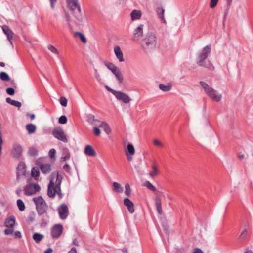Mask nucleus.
<instances>
[{
    "label": "nucleus",
    "mask_w": 253,
    "mask_h": 253,
    "mask_svg": "<svg viewBox=\"0 0 253 253\" xmlns=\"http://www.w3.org/2000/svg\"><path fill=\"white\" fill-rule=\"evenodd\" d=\"M125 194L126 196H129L131 194V189L128 184L125 185Z\"/></svg>",
    "instance_id": "nucleus-41"
},
{
    "label": "nucleus",
    "mask_w": 253,
    "mask_h": 253,
    "mask_svg": "<svg viewBox=\"0 0 253 253\" xmlns=\"http://www.w3.org/2000/svg\"><path fill=\"white\" fill-rule=\"evenodd\" d=\"M26 129L29 133H33L36 131V127L35 125L32 124H27L26 126Z\"/></svg>",
    "instance_id": "nucleus-30"
},
{
    "label": "nucleus",
    "mask_w": 253,
    "mask_h": 253,
    "mask_svg": "<svg viewBox=\"0 0 253 253\" xmlns=\"http://www.w3.org/2000/svg\"><path fill=\"white\" fill-rule=\"evenodd\" d=\"M15 223V218L14 216L12 215L6 218L4 223V226L7 227L4 231L5 235H8L13 233Z\"/></svg>",
    "instance_id": "nucleus-5"
},
{
    "label": "nucleus",
    "mask_w": 253,
    "mask_h": 253,
    "mask_svg": "<svg viewBox=\"0 0 253 253\" xmlns=\"http://www.w3.org/2000/svg\"><path fill=\"white\" fill-rule=\"evenodd\" d=\"M17 206L20 211H23L25 209V206L23 202V201L21 199H18L17 201Z\"/></svg>",
    "instance_id": "nucleus-34"
},
{
    "label": "nucleus",
    "mask_w": 253,
    "mask_h": 253,
    "mask_svg": "<svg viewBox=\"0 0 253 253\" xmlns=\"http://www.w3.org/2000/svg\"><path fill=\"white\" fill-rule=\"evenodd\" d=\"M124 204L131 213L134 212V204L128 198H126L124 199Z\"/></svg>",
    "instance_id": "nucleus-18"
},
{
    "label": "nucleus",
    "mask_w": 253,
    "mask_h": 253,
    "mask_svg": "<svg viewBox=\"0 0 253 253\" xmlns=\"http://www.w3.org/2000/svg\"><path fill=\"white\" fill-rule=\"evenodd\" d=\"M11 155L14 158H19L22 153V147L17 144H14L11 150Z\"/></svg>",
    "instance_id": "nucleus-13"
},
{
    "label": "nucleus",
    "mask_w": 253,
    "mask_h": 253,
    "mask_svg": "<svg viewBox=\"0 0 253 253\" xmlns=\"http://www.w3.org/2000/svg\"><path fill=\"white\" fill-rule=\"evenodd\" d=\"M74 36L76 37H79L80 39V40H81V41L84 43H86V42H87V40H86V38L85 37V36L82 33H81L80 32H76L74 34Z\"/></svg>",
    "instance_id": "nucleus-31"
},
{
    "label": "nucleus",
    "mask_w": 253,
    "mask_h": 253,
    "mask_svg": "<svg viewBox=\"0 0 253 253\" xmlns=\"http://www.w3.org/2000/svg\"><path fill=\"white\" fill-rule=\"evenodd\" d=\"M55 154L56 150L54 148H52L49 152V156L52 159L54 158L55 157Z\"/></svg>",
    "instance_id": "nucleus-47"
},
{
    "label": "nucleus",
    "mask_w": 253,
    "mask_h": 253,
    "mask_svg": "<svg viewBox=\"0 0 253 253\" xmlns=\"http://www.w3.org/2000/svg\"><path fill=\"white\" fill-rule=\"evenodd\" d=\"M200 84L204 90L205 93L207 94L210 98L216 102H219L221 100L222 95L219 94L216 90L210 86L207 83L201 81Z\"/></svg>",
    "instance_id": "nucleus-3"
},
{
    "label": "nucleus",
    "mask_w": 253,
    "mask_h": 253,
    "mask_svg": "<svg viewBox=\"0 0 253 253\" xmlns=\"http://www.w3.org/2000/svg\"><path fill=\"white\" fill-rule=\"evenodd\" d=\"M160 172L158 167L155 163H154L152 166V171L149 173V175L151 178H154L157 176Z\"/></svg>",
    "instance_id": "nucleus-19"
},
{
    "label": "nucleus",
    "mask_w": 253,
    "mask_h": 253,
    "mask_svg": "<svg viewBox=\"0 0 253 253\" xmlns=\"http://www.w3.org/2000/svg\"><path fill=\"white\" fill-rule=\"evenodd\" d=\"M126 154L127 156H128V154L132 156L135 154V149L132 144H128L127 145Z\"/></svg>",
    "instance_id": "nucleus-27"
},
{
    "label": "nucleus",
    "mask_w": 253,
    "mask_h": 253,
    "mask_svg": "<svg viewBox=\"0 0 253 253\" xmlns=\"http://www.w3.org/2000/svg\"><path fill=\"white\" fill-rule=\"evenodd\" d=\"M62 177L58 172H53L50 176V182L48 186V195L49 197L53 198L57 194L60 198L62 197L60 185Z\"/></svg>",
    "instance_id": "nucleus-1"
},
{
    "label": "nucleus",
    "mask_w": 253,
    "mask_h": 253,
    "mask_svg": "<svg viewBox=\"0 0 253 253\" xmlns=\"http://www.w3.org/2000/svg\"><path fill=\"white\" fill-rule=\"evenodd\" d=\"M247 232L246 231L243 232L241 234V236H245L246 235Z\"/></svg>",
    "instance_id": "nucleus-64"
},
{
    "label": "nucleus",
    "mask_w": 253,
    "mask_h": 253,
    "mask_svg": "<svg viewBox=\"0 0 253 253\" xmlns=\"http://www.w3.org/2000/svg\"><path fill=\"white\" fill-rule=\"evenodd\" d=\"M31 175L34 177H37L39 175V170L35 168H33L32 169Z\"/></svg>",
    "instance_id": "nucleus-43"
},
{
    "label": "nucleus",
    "mask_w": 253,
    "mask_h": 253,
    "mask_svg": "<svg viewBox=\"0 0 253 253\" xmlns=\"http://www.w3.org/2000/svg\"><path fill=\"white\" fill-rule=\"evenodd\" d=\"M52 134L56 138L63 142L67 143L68 142V139L62 129H54L52 131Z\"/></svg>",
    "instance_id": "nucleus-10"
},
{
    "label": "nucleus",
    "mask_w": 253,
    "mask_h": 253,
    "mask_svg": "<svg viewBox=\"0 0 253 253\" xmlns=\"http://www.w3.org/2000/svg\"><path fill=\"white\" fill-rule=\"evenodd\" d=\"M36 207L37 212L39 215L44 214L47 209V205L41 196H38L33 199Z\"/></svg>",
    "instance_id": "nucleus-4"
},
{
    "label": "nucleus",
    "mask_w": 253,
    "mask_h": 253,
    "mask_svg": "<svg viewBox=\"0 0 253 253\" xmlns=\"http://www.w3.org/2000/svg\"><path fill=\"white\" fill-rule=\"evenodd\" d=\"M52 250L51 248H48L47 250L44 251V253H51Z\"/></svg>",
    "instance_id": "nucleus-61"
},
{
    "label": "nucleus",
    "mask_w": 253,
    "mask_h": 253,
    "mask_svg": "<svg viewBox=\"0 0 253 253\" xmlns=\"http://www.w3.org/2000/svg\"><path fill=\"white\" fill-rule=\"evenodd\" d=\"M144 185L152 191L155 192L156 191L155 187L149 181H145Z\"/></svg>",
    "instance_id": "nucleus-33"
},
{
    "label": "nucleus",
    "mask_w": 253,
    "mask_h": 253,
    "mask_svg": "<svg viewBox=\"0 0 253 253\" xmlns=\"http://www.w3.org/2000/svg\"><path fill=\"white\" fill-rule=\"evenodd\" d=\"M84 152L86 155L88 156L94 157L97 155L96 151L90 145H87L85 147Z\"/></svg>",
    "instance_id": "nucleus-17"
},
{
    "label": "nucleus",
    "mask_w": 253,
    "mask_h": 253,
    "mask_svg": "<svg viewBox=\"0 0 253 253\" xmlns=\"http://www.w3.org/2000/svg\"><path fill=\"white\" fill-rule=\"evenodd\" d=\"M63 169L66 172L68 173L70 172V167L67 163H66L63 166Z\"/></svg>",
    "instance_id": "nucleus-53"
},
{
    "label": "nucleus",
    "mask_w": 253,
    "mask_h": 253,
    "mask_svg": "<svg viewBox=\"0 0 253 253\" xmlns=\"http://www.w3.org/2000/svg\"><path fill=\"white\" fill-rule=\"evenodd\" d=\"M117 79L119 83L121 84L123 82V77L120 70L117 67L112 72Z\"/></svg>",
    "instance_id": "nucleus-20"
},
{
    "label": "nucleus",
    "mask_w": 253,
    "mask_h": 253,
    "mask_svg": "<svg viewBox=\"0 0 253 253\" xmlns=\"http://www.w3.org/2000/svg\"><path fill=\"white\" fill-rule=\"evenodd\" d=\"M105 66L110 70L111 72L114 71L115 69L117 68V67L114 64L110 63V62H107L106 63Z\"/></svg>",
    "instance_id": "nucleus-37"
},
{
    "label": "nucleus",
    "mask_w": 253,
    "mask_h": 253,
    "mask_svg": "<svg viewBox=\"0 0 253 253\" xmlns=\"http://www.w3.org/2000/svg\"><path fill=\"white\" fill-rule=\"evenodd\" d=\"M6 101L7 103H8V104H10L11 105L17 107L18 108H20L21 106V102H20L18 101L13 100L9 97H7L6 99Z\"/></svg>",
    "instance_id": "nucleus-28"
},
{
    "label": "nucleus",
    "mask_w": 253,
    "mask_h": 253,
    "mask_svg": "<svg viewBox=\"0 0 253 253\" xmlns=\"http://www.w3.org/2000/svg\"><path fill=\"white\" fill-rule=\"evenodd\" d=\"M38 150L36 148L32 147L29 150V154L30 156H35L38 154Z\"/></svg>",
    "instance_id": "nucleus-40"
},
{
    "label": "nucleus",
    "mask_w": 253,
    "mask_h": 253,
    "mask_svg": "<svg viewBox=\"0 0 253 253\" xmlns=\"http://www.w3.org/2000/svg\"><path fill=\"white\" fill-rule=\"evenodd\" d=\"M159 88L162 91L166 92L169 91L171 89V87L169 85H165L161 84H159Z\"/></svg>",
    "instance_id": "nucleus-35"
},
{
    "label": "nucleus",
    "mask_w": 253,
    "mask_h": 253,
    "mask_svg": "<svg viewBox=\"0 0 253 253\" xmlns=\"http://www.w3.org/2000/svg\"><path fill=\"white\" fill-rule=\"evenodd\" d=\"M33 238L36 243H39L43 238V235L39 233H35L33 235Z\"/></svg>",
    "instance_id": "nucleus-32"
},
{
    "label": "nucleus",
    "mask_w": 253,
    "mask_h": 253,
    "mask_svg": "<svg viewBox=\"0 0 253 253\" xmlns=\"http://www.w3.org/2000/svg\"><path fill=\"white\" fill-rule=\"evenodd\" d=\"M14 235L16 238H20L21 237V234L19 231H16Z\"/></svg>",
    "instance_id": "nucleus-58"
},
{
    "label": "nucleus",
    "mask_w": 253,
    "mask_h": 253,
    "mask_svg": "<svg viewBox=\"0 0 253 253\" xmlns=\"http://www.w3.org/2000/svg\"><path fill=\"white\" fill-rule=\"evenodd\" d=\"M6 92L9 95H12L14 94L15 91L13 88L9 87L6 89Z\"/></svg>",
    "instance_id": "nucleus-52"
},
{
    "label": "nucleus",
    "mask_w": 253,
    "mask_h": 253,
    "mask_svg": "<svg viewBox=\"0 0 253 253\" xmlns=\"http://www.w3.org/2000/svg\"><path fill=\"white\" fill-rule=\"evenodd\" d=\"M2 30L4 33L6 35L9 42L12 44V39L14 35L13 31L7 26H3Z\"/></svg>",
    "instance_id": "nucleus-16"
},
{
    "label": "nucleus",
    "mask_w": 253,
    "mask_h": 253,
    "mask_svg": "<svg viewBox=\"0 0 253 253\" xmlns=\"http://www.w3.org/2000/svg\"><path fill=\"white\" fill-rule=\"evenodd\" d=\"M154 145L160 148H162L164 146V144L157 139H155L153 141Z\"/></svg>",
    "instance_id": "nucleus-39"
},
{
    "label": "nucleus",
    "mask_w": 253,
    "mask_h": 253,
    "mask_svg": "<svg viewBox=\"0 0 253 253\" xmlns=\"http://www.w3.org/2000/svg\"><path fill=\"white\" fill-rule=\"evenodd\" d=\"M0 78L3 81H9L10 80L9 76L3 72L0 73Z\"/></svg>",
    "instance_id": "nucleus-36"
},
{
    "label": "nucleus",
    "mask_w": 253,
    "mask_h": 253,
    "mask_svg": "<svg viewBox=\"0 0 253 253\" xmlns=\"http://www.w3.org/2000/svg\"><path fill=\"white\" fill-rule=\"evenodd\" d=\"M67 99L65 97H62L60 98V102L63 106H66L67 105Z\"/></svg>",
    "instance_id": "nucleus-45"
},
{
    "label": "nucleus",
    "mask_w": 253,
    "mask_h": 253,
    "mask_svg": "<svg viewBox=\"0 0 253 253\" xmlns=\"http://www.w3.org/2000/svg\"><path fill=\"white\" fill-rule=\"evenodd\" d=\"M100 123H102V122H101L100 121L95 119V120L94 121V122H93V123L91 125H94L95 126H97L98 127H99V125H100Z\"/></svg>",
    "instance_id": "nucleus-54"
},
{
    "label": "nucleus",
    "mask_w": 253,
    "mask_h": 253,
    "mask_svg": "<svg viewBox=\"0 0 253 253\" xmlns=\"http://www.w3.org/2000/svg\"><path fill=\"white\" fill-rule=\"evenodd\" d=\"M99 127L102 128L107 134H109L111 131V129L109 125L105 122H102V123H100Z\"/></svg>",
    "instance_id": "nucleus-25"
},
{
    "label": "nucleus",
    "mask_w": 253,
    "mask_h": 253,
    "mask_svg": "<svg viewBox=\"0 0 253 253\" xmlns=\"http://www.w3.org/2000/svg\"><path fill=\"white\" fill-rule=\"evenodd\" d=\"M26 116L29 117L31 120H34L35 118V116L34 114H30L29 113H27Z\"/></svg>",
    "instance_id": "nucleus-56"
},
{
    "label": "nucleus",
    "mask_w": 253,
    "mask_h": 253,
    "mask_svg": "<svg viewBox=\"0 0 253 253\" xmlns=\"http://www.w3.org/2000/svg\"><path fill=\"white\" fill-rule=\"evenodd\" d=\"M67 2L68 7L72 11L77 10L79 13L81 12V8L78 3V0H67Z\"/></svg>",
    "instance_id": "nucleus-14"
},
{
    "label": "nucleus",
    "mask_w": 253,
    "mask_h": 253,
    "mask_svg": "<svg viewBox=\"0 0 253 253\" xmlns=\"http://www.w3.org/2000/svg\"><path fill=\"white\" fill-rule=\"evenodd\" d=\"M113 95L118 100L122 101L125 104L130 103L131 99L126 94L119 91H113Z\"/></svg>",
    "instance_id": "nucleus-9"
},
{
    "label": "nucleus",
    "mask_w": 253,
    "mask_h": 253,
    "mask_svg": "<svg viewBox=\"0 0 253 253\" xmlns=\"http://www.w3.org/2000/svg\"><path fill=\"white\" fill-rule=\"evenodd\" d=\"M70 158V153L67 148H63L62 151V155L61 158V161H65L69 159Z\"/></svg>",
    "instance_id": "nucleus-24"
},
{
    "label": "nucleus",
    "mask_w": 253,
    "mask_h": 253,
    "mask_svg": "<svg viewBox=\"0 0 253 253\" xmlns=\"http://www.w3.org/2000/svg\"><path fill=\"white\" fill-rule=\"evenodd\" d=\"M73 243L75 245H77V246H78V241L76 239H74L73 240Z\"/></svg>",
    "instance_id": "nucleus-62"
},
{
    "label": "nucleus",
    "mask_w": 253,
    "mask_h": 253,
    "mask_svg": "<svg viewBox=\"0 0 253 253\" xmlns=\"http://www.w3.org/2000/svg\"><path fill=\"white\" fill-rule=\"evenodd\" d=\"M115 55L120 62H123L125 61L123 53L121 48L119 46H115L114 48Z\"/></svg>",
    "instance_id": "nucleus-15"
},
{
    "label": "nucleus",
    "mask_w": 253,
    "mask_h": 253,
    "mask_svg": "<svg viewBox=\"0 0 253 253\" xmlns=\"http://www.w3.org/2000/svg\"><path fill=\"white\" fill-rule=\"evenodd\" d=\"M143 24H140L135 28L133 31V40L135 41L140 40L143 35Z\"/></svg>",
    "instance_id": "nucleus-11"
},
{
    "label": "nucleus",
    "mask_w": 253,
    "mask_h": 253,
    "mask_svg": "<svg viewBox=\"0 0 253 253\" xmlns=\"http://www.w3.org/2000/svg\"><path fill=\"white\" fill-rule=\"evenodd\" d=\"M59 216L61 219H65L68 215V208L66 205H61L58 208Z\"/></svg>",
    "instance_id": "nucleus-12"
},
{
    "label": "nucleus",
    "mask_w": 253,
    "mask_h": 253,
    "mask_svg": "<svg viewBox=\"0 0 253 253\" xmlns=\"http://www.w3.org/2000/svg\"><path fill=\"white\" fill-rule=\"evenodd\" d=\"M211 51V46L208 45L206 46L201 51L198 56V61L197 63L198 65H202V62L204 61L208 57L209 54Z\"/></svg>",
    "instance_id": "nucleus-7"
},
{
    "label": "nucleus",
    "mask_w": 253,
    "mask_h": 253,
    "mask_svg": "<svg viewBox=\"0 0 253 253\" xmlns=\"http://www.w3.org/2000/svg\"><path fill=\"white\" fill-rule=\"evenodd\" d=\"M68 253H78L77 251V249L75 247H73L68 252Z\"/></svg>",
    "instance_id": "nucleus-57"
},
{
    "label": "nucleus",
    "mask_w": 253,
    "mask_h": 253,
    "mask_svg": "<svg viewBox=\"0 0 253 253\" xmlns=\"http://www.w3.org/2000/svg\"><path fill=\"white\" fill-rule=\"evenodd\" d=\"M67 122V117L64 116H61L58 119V122L61 124H65Z\"/></svg>",
    "instance_id": "nucleus-42"
},
{
    "label": "nucleus",
    "mask_w": 253,
    "mask_h": 253,
    "mask_svg": "<svg viewBox=\"0 0 253 253\" xmlns=\"http://www.w3.org/2000/svg\"><path fill=\"white\" fill-rule=\"evenodd\" d=\"M202 65H199V66H203V67H205L206 68H207L210 70H213L214 69V66L213 65L211 64V63L209 61V60H207V61H203L202 62Z\"/></svg>",
    "instance_id": "nucleus-29"
},
{
    "label": "nucleus",
    "mask_w": 253,
    "mask_h": 253,
    "mask_svg": "<svg viewBox=\"0 0 253 253\" xmlns=\"http://www.w3.org/2000/svg\"><path fill=\"white\" fill-rule=\"evenodd\" d=\"M218 0H211L210 6L211 8H214L217 4Z\"/></svg>",
    "instance_id": "nucleus-48"
},
{
    "label": "nucleus",
    "mask_w": 253,
    "mask_h": 253,
    "mask_svg": "<svg viewBox=\"0 0 253 253\" xmlns=\"http://www.w3.org/2000/svg\"><path fill=\"white\" fill-rule=\"evenodd\" d=\"M3 143V140L2 138V132L0 130V145H1V144Z\"/></svg>",
    "instance_id": "nucleus-60"
},
{
    "label": "nucleus",
    "mask_w": 253,
    "mask_h": 253,
    "mask_svg": "<svg viewBox=\"0 0 253 253\" xmlns=\"http://www.w3.org/2000/svg\"><path fill=\"white\" fill-rule=\"evenodd\" d=\"M192 253H203V252L201 249L199 248H196L195 249V250Z\"/></svg>",
    "instance_id": "nucleus-59"
},
{
    "label": "nucleus",
    "mask_w": 253,
    "mask_h": 253,
    "mask_svg": "<svg viewBox=\"0 0 253 253\" xmlns=\"http://www.w3.org/2000/svg\"><path fill=\"white\" fill-rule=\"evenodd\" d=\"M25 168V164L24 163L21 162L18 166L17 169L18 170H21L22 172L23 173L25 172L24 170Z\"/></svg>",
    "instance_id": "nucleus-46"
},
{
    "label": "nucleus",
    "mask_w": 253,
    "mask_h": 253,
    "mask_svg": "<svg viewBox=\"0 0 253 253\" xmlns=\"http://www.w3.org/2000/svg\"><path fill=\"white\" fill-rule=\"evenodd\" d=\"M141 15L142 13L140 10H133L130 14L131 20L134 21L139 19L141 17Z\"/></svg>",
    "instance_id": "nucleus-23"
},
{
    "label": "nucleus",
    "mask_w": 253,
    "mask_h": 253,
    "mask_svg": "<svg viewBox=\"0 0 253 253\" xmlns=\"http://www.w3.org/2000/svg\"><path fill=\"white\" fill-rule=\"evenodd\" d=\"M40 190V187L37 183H29L27 184L24 189L26 195L30 196L35 194Z\"/></svg>",
    "instance_id": "nucleus-6"
},
{
    "label": "nucleus",
    "mask_w": 253,
    "mask_h": 253,
    "mask_svg": "<svg viewBox=\"0 0 253 253\" xmlns=\"http://www.w3.org/2000/svg\"><path fill=\"white\" fill-rule=\"evenodd\" d=\"M94 76L98 81H101V77L97 69H94Z\"/></svg>",
    "instance_id": "nucleus-51"
},
{
    "label": "nucleus",
    "mask_w": 253,
    "mask_h": 253,
    "mask_svg": "<svg viewBox=\"0 0 253 253\" xmlns=\"http://www.w3.org/2000/svg\"><path fill=\"white\" fill-rule=\"evenodd\" d=\"M106 88L108 91H109L110 92H111L113 94V92H114L113 91H115V90L111 89L109 87H106Z\"/></svg>",
    "instance_id": "nucleus-63"
},
{
    "label": "nucleus",
    "mask_w": 253,
    "mask_h": 253,
    "mask_svg": "<svg viewBox=\"0 0 253 253\" xmlns=\"http://www.w3.org/2000/svg\"><path fill=\"white\" fill-rule=\"evenodd\" d=\"M164 9L163 8H159L157 10L158 14L159 16V17L162 19H164Z\"/></svg>",
    "instance_id": "nucleus-44"
},
{
    "label": "nucleus",
    "mask_w": 253,
    "mask_h": 253,
    "mask_svg": "<svg viewBox=\"0 0 253 253\" xmlns=\"http://www.w3.org/2000/svg\"><path fill=\"white\" fill-rule=\"evenodd\" d=\"M63 226L60 224L54 225L51 229V235L53 239H58L62 235Z\"/></svg>",
    "instance_id": "nucleus-8"
},
{
    "label": "nucleus",
    "mask_w": 253,
    "mask_h": 253,
    "mask_svg": "<svg viewBox=\"0 0 253 253\" xmlns=\"http://www.w3.org/2000/svg\"><path fill=\"white\" fill-rule=\"evenodd\" d=\"M93 132L94 134L96 136H99L101 134V131L100 129L97 127H93Z\"/></svg>",
    "instance_id": "nucleus-50"
},
{
    "label": "nucleus",
    "mask_w": 253,
    "mask_h": 253,
    "mask_svg": "<svg viewBox=\"0 0 253 253\" xmlns=\"http://www.w3.org/2000/svg\"><path fill=\"white\" fill-rule=\"evenodd\" d=\"M113 190L116 193H121L123 191V188L120 184L116 182L113 183Z\"/></svg>",
    "instance_id": "nucleus-26"
},
{
    "label": "nucleus",
    "mask_w": 253,
    "mask_h": 253,
    "mask_svg": "<svg viewBox=\"0 0 253 253\" xmlns=\"http://www.w3.org/2000/svg\"><path fill=\"white\" fill-rule=\"evenodd\" d=\"M155 206L157 209V211L158 212L161 214L163 212L162 206H161V198L158 197L156 196L155 199Z\"/></svg>",
    "instance_id": "nucleus-22"
},
{
    "label": "nucleus",
    "mask_w": 253,
    "mask_h": 253,
    "mask_svg": "<svg viewBox=\"0 0 253 253\" xmlns=\"http://www.w3.org/2000/svg\"><path fill=\"white\" fill-rule=\"evenodd\" d=\"M48 49L53 53L58 55L59 54V51L57 48H56L52 45L49 44L48 45Z\"/></svg>",
    "instance_id": "nucleus-38"
},
{
    "label": "nucleus",
    "mask_w": 253,
    "mask_h": 253,
    "mask_svg": "<svg viewBox=\"0 0 253 253\" xmlns=\"http://www.w3.org/2000/svg\"><path fill=\"white\" fill-rule=\"evenodd\" d=\"M157 42V38L155 35L152 32L148 33L145 37L140 42L141 47L144 50H147L154 47Z\"/></svg>",
    "instance_id": "nucleus-2"
},
{
    "label": "nucleus",
    "mask_w": 253,
    "mask_h": 253,
    "mask_svg": "<svg viewBox=\"0 0 253 253\" xmlns=\"http://www.w3.org/2000/svg\"><path fill=\"white\" fill-rule=\"evenodd\" d=\"M49 1L51 8L54 9L55 7V4L57 2V0H49Z\"/></svg>",
    "instance_id": "nucleus-55"
},
{
    "label": "nucleus",
    "mask_w": 253,
    "mask_h": 253,
    "mask_svg": "<svg viewBox=\"0 0 253 253\" xmlns=\"http://www.w3.org/2000/svg\"><path fill=\"white\" fill-rule=\"evenodd\" d=\"M95 118L94 115H89L88 117L87 121L91 124L93 123Z\"/></svg>",
    "instance_id": "nucleus-49"
},
{
    "label": "nucleus",
    "mask_w": 253,
    "mask_h": 253,
    "mask_svg": "<svg viewBox=\"0 0 253 253\" xmlns=\"http://www.w3.org/2000/svg\"><path fill=\"white\" fill-rule=\"evenodd\" d=\"M40 169L42 173L47 174L51 170V166L49 164H42L41 165Z\"/></svg>",
    "instance_id": "nucleus-21"
}]
</instances>
